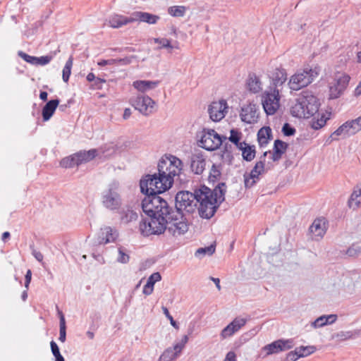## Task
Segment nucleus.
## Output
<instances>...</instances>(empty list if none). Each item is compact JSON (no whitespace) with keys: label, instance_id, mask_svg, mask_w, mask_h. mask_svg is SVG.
Instances as JSON below:
<instances>
[{"label":"nucleus","instance_id":"1","mask_svg":"<svg viewBox=\"0 0 361 361\" xmlns=\"http://www.w3.org/2000/svg\"><path fill=\"white\" fill-rule=\"evenodd\" d=\"M145 208L150 219L140 224L142 235L149 236L166 232L169 235L177 238L188 231L189 226L183 214L174 210L167 201L154 200L151 204H147Z\"/></svg>","mask_w":361,"mask_h":361},{"label":"nucleus","instance_id":"2","mask_svg":"<svg viewBox=\"0 0 361 361\" xmlns=\"http://www.w3.org/2000/svg\"><path fill=\"white\" fill-rule=\"evenodd\" d=\"M226 188V184L221 183L213 190L204 185L197 190V203L199 202L198 212L202 218L209 219L214 215L225 200Z\"/></svg>","mask_w":361,"mask_h":361},{"label":"nucleus","instance_id":"3","mask_svg":"<svg viewBox=\"0 0 361 361\" xmlns=\"http://www.w3.org/2000/svg\"><path fill=\"white\" fill-rule=\"evenodd\" d=\"M140 190L145 195L142 200V209L147 214V204H151L154 200L166 201L159 195L166 191L171 187L165 183V180L158 173L146 175L140 183Z\"/></svg>","mask_w":361,"mask_h":361},{"label":"nucleus","instance_id":"4","mask_svg":"<svg viewBox=\"0 0 361 361\" xmlns=\"http://www.w3.org/2000/svg\"><path fill=\"white\" fill-rule=\"evenodd\" d=\"M159 174L165 180V183L171 188L175 180L182 183L183 163L178 157L169 154L162 157L157 165Z\"/></svg>","mask_w":361,"mask_h":361},{"label":"nucleus","instance_id":"5","mask_svg":"<svg viewBox=\"0 0 361 361\" xmlns=\"http://www.w3.org/2000/svg\"><path fill=\"white\" fill-rule=\"evenodd\" d=\"M319 102L312 92L306 90L301 92L296 103L291 108V114L298 118H310L319 111Z\"/></svg>","mask_w":361,"mask_h":361},{"label":"nucleus","instance_id":"6","mask_svg":"<svg viewBox=\"0 0 361 361\" xmlns=\"http://www.w3.org/2000/svg\"><path fill=\"white\" fill-rule=\"evenodd\" d=\"M319 69L317 67H305L298 70L293 74L289 81L288 86L291 90L298 91L311 84L319 75Z\"/></svg>","mask_w":361,"mask_h":361},{"label":"nucleus","instance_id":"7","mask_svg":"<svg viewBox=\"0 0 361 361\" xmlns=\"http://www.w3.org/2000/svg\"><path fill=\"white\" fill-rule=\"evenodd\" d=\"M197 190L195 193L188 191L178 192L176 195V204L174 210L179 212L185 211L188 213H191L195 210L197 206Z\"/></svg>","mask_w":361,"mask_h":361},{"label":"nucleus","instance_id":"8","mask_svg":"<svg viewBox=\"0 0 361 361\" xmlns=\"http://www.w3.org/2000/svg\"><path fill=\"white\" fill-rule=\"evenodd\" d=\"M280 89L268 87L262 94V104L267 115H274L279 109L280 104Z\"/></svg>","mask_w":361,"mask_h":361},{"label":"nucleus","instance_id":"9","mask_svg":"<svg viewBox=\"0 0 361 361\" xmlns=\"http://www.w3.org/2000/svg\"><path fill=\"white\" fill-rule=\"evenodd\" d=\"M226 140H227L226 136L219 135L213 129L204 130L199 141V146L206 150L214 151L218 149Z\"/></svg>","mask_w":361,"mask_h":361},{"label":"nucleus","instance_id":"10","mask_svg":"<svg viewBox=\"0 0 361 361\" xmlns=\"http://www.w3.org/2000/svg\"><path fill=\"white\" fill-rule=\"evenodd\" d=\"M102 203L106 209L111 211L118 210L121 208L122 199L116 184L109 185V188L102 192Z\"/></svg>","mask_w":361,"mask_h":361},{"label":"nucleus","instance_id":"11","mask_svg":"<svg viewBox=\"0 0 361 361\" xmlns=\"http://www.w3.org/2000/svg\"><path fill=\"white\" fill-rule=\"evenodd\" d=\"M350 79V76L345 73L336 74L334 81L329 85V98L339 97L348 87Z\"/></svg>","mask_w":361,"mask_h":361},{"label":"nucleus","instance_id":"12","mask_svg":"<svg viewBox=\"0 0 361 361\" xmlns=\"http://www.w3.org/2000/svg\"><path fill=\"white\" fill-rule=\"evenodd\" d=\"M130 102L135 109L144 115L152 113L155 106V102L151 97L142 94L132 97Z\"/></svg>","mask_w":361,"mask_h":361},{"label":"nucleus","instance_id":"13","mask_svg":"<svg viewBox=\"0 0 361 361\" xmlns=\"http://www.w3.org/2000/svg\"><path fill=\"white\" fill-rule=\"evenodd\" d=\"M293 345L294 343L292 339H279L264 346L262 350L266 352V355H269L288 350L292 348Z\"/></svg>","mask_w":361,"mask_h":361},{"label":"nucleus","instance_id":"14","mask_svg":"<svg viewBox=\"0 0 361 361\" xmlns=\"http://www.w3.org/2000/svg\"><path fill=\"white\" fill-rule=\"evenodd\" d=\"M268 152H264L263 155L260 157V160L257 161L252 169L248 176L245 177V185L246 188H251L256 183V179H258L259 176L264 171L265 157Z\"/></svg>","mask_w":361,"mask_h":361},{"label":"nucleus","instance_id":"15","mask_svg":"<svg viewBox=\"0 0 361 361\" xmlns=\"http://www.w3.org/2000/svg\"><path fill=\"white\" fill-rule=\"evenodd\" d=\"M228 105L225 100L213 102L209 106L208 112L213 121H219L225 117Z\"/></svg>","mask_w":361,"mask_h":361},{"label":"nucleus","instance_id":"16","mask_svg":"<svg viewBox=\"0 0 361 361\" xmlns=\"http://www.w3.org/2000/svg\"><path fill=\"white\" fill-rule=\"evenodd\" d=\"M327 223L324 218L316 219L310 227L312 239L319 240L322 239L326 232Z\"/></svg>","mask_w":361,"mask_h":361},{"label":"nucleus","instance_id":"17","mask_svg":"<svg viewBox=\"0 0 361 361\" xmlns=\"http://www.w3.org/2000/svg\"><path fill=\"white\" fill-rule=\"evenodd\" d=\"M240 118L247 123H254L257 121L258 113L255 104H249L241 109Z\"/></svg>","mask_w":361,"mask_h":361},{"label":"nucleus","instance_id":"18","mask_svg":"<svg viewBox=\"0 0 361 361\" xmlns=\"http://www.w3.org/2000/svg\"><path fill=\"white\" fill-rule=\"evenodd\" d=\"M357 131L354 128V125L351 121H348L342 124L337 130H336L330 136L332 140H337L336 136H341L343 138L350 137L356 134Z\"/></svg>","mask_w":361,"mask_h":361},{"label":"nucleus","instance_id":"19","mask_svg":"<svg viewBox=\"0 0 361 361\" xmlns=\"http://www.w3.org/2000/svg\"><path fill=\"white\" fill-rule=\"evenodd\" d=\"M206 161L201 153H195L191 156L190 167L196 174H202L205 169Z\"/></svg>","mask_w":361,"mask_h":361},{"label":"nucleus","instance_id":"20","mask_svg":"<svg viewBox=\"0 0 361 361\" xmlns=\"http://www.w3.org/2000/svg\"><path fill=\"white\" fill-rule=\"evenodd\" d=\"M133 23V13L130 16L115 14L109 17L108 24L113 28H119L124 25Z\"/></svg>","mask_w":361,"mask_h":361},{"label":"nucleus","instance_id":"21","mask_svg":"<svg viewBox=\"0 0 361 361\" xmlns=\"http://www.w3.org/2000/svg\"><path fill=\"white\" fill-rule=\"evenodd\" d=\"M160 17L147 12L136 11L133 13V23L141 21L150 25L156 24Z\"/></svg>","mask_w":361,"mask_h":361},{"label":"nucleus","instance_id":"22","mask_svg":"<svg viewBox=\"0 0 361 361\" xmlns=\"http://www.w3.org/2000/svg\"><path fill=\"white\" fill-rule=\"evenodd\" d=\"M117 232L110 226H106L101 229V236L99 237V244H106L113 242L117 238Z\"/></svg>","mask_w":361,"mask_h":361},{"label":"nucleus","instance_id":"23","mask_svg":"<svg viewBox=\"0 0 361 361\" xmlns=\"http://www.w3.org/2000/svg\"><path fill=\"white\" fill-rule=\"evenodd\" d=\"M159 84V81H151V80H135L133 82V86L137 91L141 92H145L150 90L156 88Z\"/></svg>","mask_w":361,"mask_h":361},{"label":"nucleus","instance_id":"24","mask_svg":"<svg viewBox=\"0 0 361 361\" xmlns=\"http://www.w3.org/2000/svg\"><path fill=\"white\" fill-rule=\"evenodd\" d=\"M97 154V151L95 149H92L88 151H80L75 153V158L76 159L78 165H80L83 163L88 162L92 160Z\"/></svg>","mask_w":361,"mask_h":361},{"label":"nucleus","instance_id":"25","mask_svg":"<svg viewBox=\"0 0 361 361\" xmlns=\"http://www.w3.org/2000/svg\"><path fill=\"white\" fill-rule=\"evenodd\" d=\"M288 148V144L285 142H283L281 140H276L274 141V148H273V154L271 156V159L274 161H279L281 159L282 155L286 152Z\"/></svg>","mask_w":361,"mask_h":361},{"label":"nucleus","instance_id":"26","mask_svg":"<svg viewBox=\"0 0 361 361\" xmlns=\"http://www.w3.org/2000/svg\"><path fill=\"white\" fill-rule=\"evenodd\" d=\"M348 207L353 209H357L361 207V185L354 188L353 191L348 202Z\"/></svg>","mask_w":361,"mask_h":361},{"label":"nucleus","instance_id":"27","mask_svg":"<svg viewBox=\"0 0 361 361\" xmlns=\"http://www.w3.org/2000/svg\"><path fill=\"white\" fill-rule=\"evenodd\" d=\"M59 104V99H51L45 104L42 111V118L44 121H47L51 118Z\"/></svg>","mask_w":361,"mask_h":361},{"label":"nucleus","instance_id":"28","mask_svg":"<svg viewBox=\"0 0 361 361\" xmlns=\"http://www.w3.org/2000/svg\"><path fill=\"white\" fill-rule=\"evenodd\" d=\"M286 73L283 69H276L272 75V85L269 87L279 89L286 81Z\"/></svg>","mask_w":361,"mask_h":361},{"label":"nucleus","instance_id":"29","mask_svg":"<svg viewBox=\"0 0 361 361\" xmlns=\"http://www.w3.org/2000/svg\"><path fill=\"white\" fill-rule=\"evenodd\" d=\"M161 279V274L159 272L153 273L147 279V283L143 288L142 293L146 295L152 293L154 283Z\"/></svg>","mask_w":361,"mask_h":361},{"label":"nucleus","instance_id":"30","mask_svg":"<svg viewBox=\"0 0 361 361\" xmlns=\"http://www.w3.org/2000/svg\"><path fill=\"white\" fill-rule=\"evenodd\" d=\"M248 90L252 93H257L262 90V82L255 74H250L247 81Z\"/></svg>","mask_w":361,"mask_h":361},{"label":"nucleus","instance_id":"31","mask_svg":"<svg viewBox=\"0 0 361 361\" xmlns=\"http://www.w3.org/2000/svg\"><path fill=\"white\" fill-rule=\"evenodd\" d=\"M271 136V130L269 127L262 128L257 133V140L261 147L267 145Z\"/></svg>","mask_w":361,"mask_h":361},{"label":"nucleus","instance_id":"32","mask_svg":"<svg viewBox=\"0 0 361 361\" xmlns=\"http://www.w3.org/2000/svg\"><path fill=\"white\" fill-rule=\"evenodd\" d=\"M243 134L238 129H231L230 136L227 140L234 144L238 149H241L243 145H245V142H240Z\"/></svg>","mask_w":361,"mask_h":361},{"label":"nucleus","instance_id":"33","mask_svg":"<svg viewBox=\"0 0 361 361\" xmlns=\"http://www.w3.org/2000/svg\"><path fill=\"white\" fill-rule=\"evenodd\" d=\"M121 221L124 224H128L137 219V214L130 208L123 209L120 212Z\"/></svg>","mask_w":361,"mask_h":361},{"label":"nucleus","instance_id":"34","mask_svg":"<svg viewBox=\"0 0 361 361\" xmlns=\"http://www.w3.org/2000/svg\"><path fill=\"white\" fill-rule=\"evenodd\" d=\"M239 149L242 151L243 158L247 161H252L255 157L256 152L254 145L251 146L245 142V145Z\"/></svg>","mask_w":361,"mask_h":361},{"label":"nucleus","instance_id":"35","mask_svg":"<svg viewBox=\"0 0 361 361\" xmlns=\"http://www.w3.org/2000/svg\"><path fill=\"white\" fill-rule=\"evenodd\" d=\"M180 352H178L175 350V345L173 348H169L164 350V352L160 356V361H171L176 359Z\"/></svg>","mask_w":361,"mask_h":361},{"label":"nucleus","instance_id":"36","mask_svg":"<svg viewBox=\"0 0 361 361\" xmlns=\"http://www.w3.org/2000/svg\"><path fill=\"white\" fill-rule=\"evenodd\" d=\"M59 314L60 318L59 323V340L64 343L66 339V320L63 312L59 310Z\"/></svg>","mask_w":361,"mask_h":361},{"label":"nucleus","instance_id":"37","mask_svg":"<svg viewBox=\"0 0 361 361\" xmlns=\"http://www.w3.org/2000/svg\"><path fill=\"white\" fill-rule=\"evenodd\" d=\"M185 11L186 8L183 6H173L168 8V13L174 17H182Z\"/></svg>","mask_w":361,"mask_h":361},{"label":"nucleus","instance_id":"38","mask_svg":"<svg viewBox=\"0 0 361 361\" xmlns=\"http://www.w3.org/2000/svg\"><path fill=\"white\" fill-rule=\"evenodd\" d=\"M73 66V59L70 57L66 61L65 66L63 68L62 71V78L65 82H67L69 80L71 73V68Z\"/></svg>","mask_w":361,"mask_h":361},{"label":"nucleus","instance_id":"39","mask_svg":"<svg viewBox=\"0 0 361 361\" xmlns=\"http://www.w3.org/2000/svg\"><path fill=\"white\" fill-rule=\"evenodd\" d=\"M300 357H307L316 350V347L314 345L300 346L297 348Z\"/></svg>","mask_w":361,"mask_h":361},{"label":"nucleus","instance_id":"40","mask_svg":"<svg viewBox=\"0 0 361 361\" xmlns=\"http://www.w3.org/2000/svg\"><path fill=\"white\" fill-rule=\"evenodd\" d=\"M328 118L324 114H322L320 118H313L311 123L312 128L315 130L320 129L324 126Z\"/></svg>","mask_w":361,"mask_h":361},{"label":"nucleus","instance_id":"41","mask_svg":"<svg viewBox=\"0 0 361 361\" xmlns=\"http://www.w3.org/2000/svg\"><path fill=\"white\" fill-rule=\"evenodd\" d=\"M61 166L63 168H72L78 166L74 154L70 157L63 158L60 162Z\"/></svg>","mask_w":361,"mask_h":361},{"label":"nucleus","instance_id":"42","mask_svg":"<svg viewBox=\"0 0 361 361\" xmlns=\"http://www.w3.org/2000/svg\"><path fill=\"white\" fill-rule=\"evenodd\" d=\"M51 350L55 357V361H64L63 357L61 355L59 348L55 341L50 342Z\"/></svg>","mask_w":361,"mask_h":361},{"label":"nucleus","instance_id":"43","mask_svg":"<svg viewBox=\"0 0 361 361\" xmlns=\"http://www.w3.org/2000/svg\"><path fill=\"white\" fill-rule=\"evenodd\" d=\"M361 252V245L358 243L353 244L346 251L349 257H357Z\"/></svg>","mask_w":361,"mask_h":361},{"label":"nucleus","instance_id":"44","mask_svg":"<svg viewBox=\"0 0 361 361\" xmlns=\"http://www.w3.org/2000/svg\"><path fill=\"white\" fill-rule=\"evenodd\" d=\"M235 332L237 331L230 323L224 329H223L220 334V336L222 339H225L228 337L233 336Z\"/></svg>","mask_w":361,"mask_h":361},{"label":"nucleus","instance_id":"45","mask_svg":"<svg viewBox=\"0 0 361 361\" xmlns=\"http://www.w3.org/2000/svg\"><path fill=\"white\" fill-rule=\"evenodd\" d=\"M215 252V246L214 245H211L208 247H200L199 248L196 252L195 256H199L200 255H212Z\"/></svg>","mask_w":361,"mask_h":361},{"label":"nucleus","instance_id":"46","mask_svg":"<svg viewBox=\"0 0 361 361\" xmlns=\"http://www.w3.org/2000/svg\"><path fill=\"white\" fill-rule=\"evenodd\" d=\"M326 325V315H322L316 319L311 323L312 327L314 329L321 328Z\"/></svg>","mask_w":361,"mask_h":361},{"label":"nucleus","instance_id":"47","mask_svg":"<svg viewBox=\"0 0 361 361\" xmlns=\"http://www.w3.org/2000/svg\"><path fill=\"white\" fill-rule=\"evenodd\" d=\"M246 322L247 320L244 318L236 317L231 322V324L238 331L246 324Z\"/></svg>","mask_w":361,"mask_h":361},{"label":"nucleus","instance_id":"48","mask_svg":"<svg viewBox=\"0 0 361 361\" xmlns=\"http://www.w3.org/2000/svg\"><path fill=\"white\" fill-rule=\"evenodd\" d=\"M130 257L128 254H126L123 247L118 248V256L117 257V261L122 264H126L129 262Z\"/></svg>","mask_w":361,"mask_h":361},{"label":"nucleus","instance_id":"49","mask_svg":"<svg viewBox=\"0 0 361 361\" xmlns=\"http://www.w3.org/2000/svg\"><path fill=\"white\" fill-rule=\"evenodd\" d=\"M18 56H20L23 59H24L26 62L31 63L32 65H37V57L30 56L23 51L18 52Z\"/></svg>","mask_w":361,"mask_h":361},{"label":"nucleus","instance_id":"50","mask_svg":"<svg viewBox=\"0 0 361 361\" xmlns=\"http://www.w3.org/2000/svg\"><path fill=\"white\" fill-rule=\"evenodd\" d=\"M154 42L160 45L159 48H173L170 40L166 38H155Z\"/></svg>","mask_w":361,"mask_h":361},{"label":"nucleus","instance_id":"51","mask_svg":"<svg viewBox=\"0 0 361 361\" xmlns=\"http://www.w3.org/2000/svg\"><path fill=\"white\" fill-rule=\"evenodd\" d=\"M282 132L286 136H291L295 133V129L289 123H286L282 128Z\"/></svg>","mask_w":361,"mask_h":361},{"label":"nucleus","instance_id":"52","mask_svg":"<svg viewBox=\"0 0 361 361\" xmlns=\"http://www.w3.org/2000/svg\"><path fill=\"white\" fill-rule=\"evenodd\" d=\"M161 309L164 315L168 319H169L171 326L178 329L179 326L177 322L173 319V317L170 314L169 310L164 306H163Z\"/></svg>","mask_w":361,"mask_h":361},{"label":"nucleus","instance_id":"53","mask_svg":"<svg viewBox=\"0 0 361 361\" xmlns=\"http://www.w3.org/2000/svg\"><path fill=\"white\" fill-rule=\"evenodd\" d=\"M188 335L183 336V337L182 338L181 342L178 343L174 345L175 350L178 352H181V350L184 348L185 345L188 343Z\"/></svg>","mask_w":361,"mask_h":361},{"label":"nucleus","instance_id":"54","mask_svg":"<svg viewBox=\"0 0 361 361\" xmlns=\"http://www.w3.org/2000/svg\"><path fill=\"white\" fill-rule=\"evenodd\" d=\"M298 358H300V356L298 353L297 348L293 351L289 352L286 357V360L284 361H295Z\"/></svg>","mask_w":361,"mask_h":361},{"label":"nucleus","instance_id":"55","mask_svg":"<svg viewBox=\"0 0 361 361\" xmlns=\"http://www.w3.org/2000/svg\"><path fill=\"white\" fill-rule=\"evenodd\" d=\"M220 175V171L216 169V167L214 165H213L209 176V180L212 181H215V180L217 179V178L219 177Z\"/></svg>","mask_w":361,"mask_h":361},{"label":"nucleus","instance_id":"56","mask_svg":"<svg viewBox=\"0 0 361 361\" xmlns=\"http://www.w3.org/2000/svg\"><path fill=\"white\" fill-rule=\"evenodd\" d=\"M51 59V56H43L40 57H37V65H46L49 63Z\"/></svg>","mask_w":361,"mask_h":361},{"label":"nucleus","instance_id":"57","mask_svg":"<svg viewBox=\"0 0 361 361\" xmlns=\"http://www.w3.org/2000/svg\"><path fill=\"white\" fill-rule=\"evenodd\" d=\"M134 59V56H127L123 59H116V65H121V66H125L130 64L133 59Z\"/></svg>","mask_w":361,"mask_h":361},{"label":"nucleus","instance_id":"58","mask_svg":"<svg viewBox=\"0 0 361 361\" xmlns=\"http://www.w3.org/2000/svg\"><path fill=\"white\" fill-rule=\"evenodd\" d=\"M30 249L32 250V255L35 257V258L38 261V262H42L43 260V255L39 252V251H37L35 248H34V246L33 245H30Z\"/></svg>","mask_w":361,"mask_h":361},{"label":"nucleus","instance_id":"59","mask_svg":"<svg viewBox=\"0 0 361 361\" xmlns=\"http://www.w3.org/2000/svg\"><path fill=\"white\" fill-rule=\"evenodd\" d=\"M99 66H104L106 65H116V59H110L106 60H101L97 63Z\"/></svg>","mask_w":361,"mask_h":361},{"label":"nucleus","instance_id":"60","mask_svg":"<svg viewBox=\"0 0 361 361\" xmlns=\"http://www.w3.org/2000/svg\"><path fill=\"white\" fill-rule=\"evenodd\" d=\"M353 336V333L351 331H341L337 334V337L340 338L341 340H345L350 338Z\"/></svg>","mask_w":361,"mask_h":361},{"label":"nucleus","instance_id":"61","mask_svg":"<svg viewBox=\"0 0 361 361\" xmlns=\"http://www.w3.org/2000/svg\"><path fill=\"white\" fill-rule=\"evenodd\" d=\"M351 123L354 125V128L356 129L357 133L361 130V116L355 119L350 120Z\"/></svg>","mask_w":361,"mask_h":361},{"label":"nucleus","instance_id":"62","mask_svg":"<svg viewBox=\"0 0 361 361\" xmlns=\"http://www.w3.org/2000/svg\"><path fill=\"white\" fill-rule=\"evenodd\" d=\"M31 279H32V272H31V270L28 269L27 271V273H26L25 276V287L27 289H28V288H29V285H30V283L31 281Z\"/></svg>","mask_w":361,"mask_h":361},{"label":"nucleus","instance_id":"63","mask_svg":"<svg viewBox=\"0 0 361 361\" xmlns=\"http://www.w3.org/2000/svg\"><path fill=\"white\" fill-rule=\"evenodd\" d=\"M224 361H236V355L233 351H229Z\"/></svg>","mask_w":361,"mask_h":361},{"label":"nucleus","instance_id":"64","mask_svg":"<svg viewBox=\"0 0 361 361\" xmlns=\"http://www.w3.org/2000/svg\"><path fill=\"white\" fill-rule=\"evenodd\" d=\"M326 325L331 324L336 321L337 315L336 314L326 315Z\"/></svg>","mask_w":361,"mask_h":361}]
</instances>
